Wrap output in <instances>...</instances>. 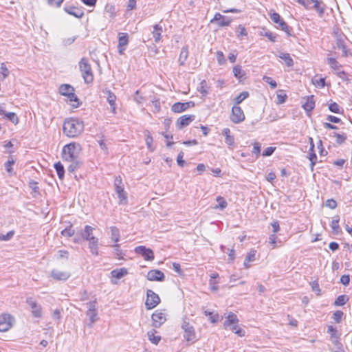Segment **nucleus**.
<instances>
[{"label": "nucleus", "instance_id": "nucleus-1", "mask_svg": "<svg viewBox=\"0 0 352 352\" xmlns=\"http://www.w3.org/2000/svg\"><path fill=\"white\" fill-rule=\"evenodd\" d=\"M63 133L69 138H76L84 131V123L78 118H70L65 120L63 125Z\"/></svg>", "mask_w": 352, "mask_h": 352}, {"label": "nucleus", "instance_id": "nucleus-2", "mask_svg": "<svg viewBox=\"0 0 352 352\" xmlns=\"http://www.w3.org/2000/svg\"><path fill=\"white\" fill-rule=\"evenodd\" d=\"M82 147L79 143L71 142L63 148L62 155L65 161H72L78 159Z\"/></svg>", "mask_w": 352, "mask_h": 352}, {"label": "nucleus", "instance_id": "nucleus-3", "mask_svg": "<svg viewBox=\"0 0 352 352\" xmlns=\"http://www.w3.org/2000/svg\"><path fill=\"white\" fill-rule=\"evenodd\" d=\"M79 68L82 78L86 83H90L94 80L91 67L87 58H82L79 62Z\"/></svg>", "mask_w": 352, "mask_h": 352}, {"label": "nucleus", "instance_id": "nucleus-4", "mask_svg": "<svg viewBox=\"0 0 352 352\" xmlns=\"http://www.w3.org/2000/svg\"><path fill=\"white\" fill-rule=\"evenodd\" d=\"M335 36L337 48L342 50L343 56L348 57L351 53L346 45V36L341 32H335Z\"/></svg>", "mask_w": 352, "mask_h": 352}, {"label": "nucleus", "instance_id": "nucleus-5", "mask_svg": "<svg viewBox=\"0 0 352 352\" xmlns=\"http://www.w3.org/2000/svg\"><path fill=\"white\" fill-rule=\"evenodd\" d=\"M182 328L184 331V338L188 342L194 343L196 341V334L194 327L188 322L184 320Z\"/></svg>", "mask_w": 352, "mask_h": 352}, {"label": "nucleus", "instance_id": "nucleus-6", "mask_svg": "<svg viewBox=\"0 0 352 352\" xmlns=\"http://www.w3.org/2000/svg\"><path fill=\"white\" fill-rule=\"evenodd\" d=\"M14 318L9 314H3L0 315V331L6 332L13 326Z\"/></svg>", "mask_w": 352, "mask_h": 352}, {"label": "nucleus", "instance_id": "nucleus-7", "mask_svg": "<svg viewBox=\"0 0 352 352\" xmlns=\"http://www.w3.org/2000/svg\"><path fill=\"white\" fill-rule=\"evenodd\" d=\"M270 19L274 23L278 24L280 29L284 31L287 34V36L292 35L291 28H289L286 22L281 19L278 13L274 12L270 14Z\"/></svg>", "mask_w": 352, "mask_h": 352}, {"label": "nucleus", "instance_id": "nucleus-8", "mask_svg": "<svg viewBox=\"0 0 352 352\" xmlns=\"http://www.w3.org/2000/svg\"><path fill=\"white\" fill-rule=\"evenodd\" d=\"M147 298L145 305L147 309L155 308L160 302V298L159 296L151 289H148L146 292Z\"/></svg>", "mask_w": 352, "mask_h": 352}, {"label": "nucleus", "instance_id": "nucleus-9", "mask_svg": "<svg viewBox=\"0 0 352 352\" xmlns=\"http://www.w3.org/2000/svg\"><path fill=\"white\" fill-rule=\"evenodd\" d=\"M231 22L232 19L230 18L222 15L219 12H217L210 20L211 23H215L220 28L229 26Z\"/></svg>", "mask_w": 352, "mask_h": 352}, {"label": "nucleus", "instance_id": "nucleus-10", "mask_svg": "<svg viewBox=\"0 0 352 352\" xmlns=\"http://www.w3.org/2000/svg\"><path fill=\"white\" fill-rule=\"evenodd\" d=\"M153 326L159 328L166 321V314L162 310H156L151 316Z\"/></svg>", "mask_w": 352, "mask_h": 352}, {"label": "nucleus", "instance_id": "nucleus-11", "mask_svg": "<svg viewBox=\"0 0 352 352\" xmlns=\"http://www.w3.org/2000/svg\"><path fill=\"white\" fill-rule=\"evenodd\" d=\"M230 120L235 124H239L245 120V115L241 108L237 105H234L232 109Z\"/></svg>", "mask_w": 352, "mask_h": 352}, {"label": "nucleus", "instance_id": "nucleus-12", "mask_svg": "<svg viewBox=\"0 0 352 352\" xmlns=\"http://www.w3.org/2000/svg\"><path fill=\"white\" fill-rule=\"evenodd\" d=\"M135 252L140 254L146 261H153L154 259V253L150 248L140 245L135 248Z\"/></svg>", "mask_w": 352, "mask_h": 352}, {"label": "nucleus", "instance_id": "nucleus-13", "mask_svg": "<svg viewBox=\"0 0 352 352\" xmlns=\"http://www.w3.org/2000/svg\"><path fill=\"white\" fill-rule=\"evenodd\" d=\"M311 3L314 4L311 9H314L319 17H323L327 8L326 4L322 0H309V6H310Z\"/></svg>", "mask_w": 352, "mask_h": 352}, {"label": "nucleus", "instance_id": "nucleus-14", "mask_svg": "<svg viewBox=\"0 0 352 352\" xmlns=\"http://www.w3.org/2000/svg\"><path fill=\"white\" fill-rule=\"evenodd\" d=\"M195 106V102L192 101L186 102H175L171 107V110L174 113H182L190 107H192Z\"/></svg>", "mask_w": 352, "mask_h": 352}, {"label": "nucleus", "instance_id": "nucleus-15", "mask_svg": "<svg viewBox=\"0 0 352 352\" xmlns=\"http://www.w3.org/2000/svg\"><path fill=\"white\" fill-rule=\"evenodd\" d=\"M195 119V115H184L177 119L176 126L177 129H181L188 126Z\"/></svg>", "mask_w": 352, "mask_h": 352}, {"label": "nucleus", "instance_id": "nucleus-16", "mask_svg": "<svg viewBox=\"0 0 352 352\" xmlns=\"http://www.w3.org/2000/svg\"><path fill=\"white\" fill-rule=\"evenodd\" d=\"M26 303L31 307L33 316L40 318L41 316V307L32 297L26 299Z\"/></svg>", "mask_w": 352, "mask_h": 352}, {"label": "nucleus", "instance_id": "nucleus-17", "mask_svg": "<svg viewBox=\"0 0 352 352\" xmlns=\"http://www.w3.org/2000/svg\"><path fill=\"white\" fill-rule=\"evenodd\" d=\"M129 43V35L127 33L121 32L118 34V52L120 54H123L126 50V46Z\"/></svg>", "mask_w": 352, "mask_h": 352}, {"label": "nucleus", "instance_id": "nucleus-18", "mask_svg": "<svg viewBox=\"0 0 352 352\" xmlns=\"http://www.w3.org/2000/svg\"><path fill=\"white\" fill-rule=\"evenodd\" d=\"M103 94L106 95L107 100L111 108V112L113 114L116 113V95L109 89H105L102 91Z\"/></svg>", "mask_w": 352, "mask_h": 352}, {"label": "nucleus", "instance_id": "nucleus-19", "mask_svg": "<svg viewBox=\"0 0 352 352\" xmlns=\"http://www.w3.org/2000/svg\"><path fill=\"white\" fill-rule=\"evenodd\" d=\"M164 278V273L159 270H151L147 274V279L151 281H163Z\"/></svg>", "mask_w": 352, "mask_h": 352}, {"label": "nucleus", "instance_id": "nucleus-20", "mask_svg": "<svg viewBox=\"0 0 352 352\" xmlns=\"http://www.w3.org/2000/svg\"><path fill=\"white\" fill-rule=\"evenodd\" d=\"M64 10L69 14L80 19L84 15V12L81 8L73 6H65Z\"/></svg>", "mask_w": 352, "mask_h": 352}, {"label": "nucleus", "instance_id": "nucleus-21", "mask_svg": "<svg viewBox=\"0 0 352 352\" xmlns=\"http://www.w3.org/2000/svg\"><path fill=\"white\" fill-rule=\"evenodd\" d=\"M51 276L56 280L65 281L70 277V274L68 272L54 269L51 272Z\"/></svg>", "mask_w": 352, "mask_h": 352}, {"label": "nucleus", "instance_id": "nucleus-22", "mask_svg": "<svg viewBox=\"0 0 352 352\" xmlns=\"http://www.w3.org/2000/svg\"><path fill=\"white\" fill-rule=\"evenodd\" d=\"M0 115L3 116L13 124H17L19 122V118L15 113L9 112L7 113L5 110V104H1L0 105Z\"/></svg>", "mask_w": 352, "mask_h": 352}, {"label": "nucleus", "instance_id": "nucleus-23", "mask_svg": "<svg viewBox=\"0 0 352 352\" xmlns=\"http://www.w3.org/2000/svg\"><path fill=\"white\" fill-rule=\"evenodd\" d=\"M230 133V130L228 128H225L222 131V135L225 136L226 143L230 148L232 149L234 146V138Z\"/></svg>", "mask_w": 352, "mask_h": 352}, {"label": "nucleus", "instance_id": "nucleus-24", "mask_svg": "<svg viewBox=\"0 0 352 352\" xmlns=\"http://www.w3.org/2000/svg\"><path fill=\"white\" fill-rule=\"evenodd\" d=\"M89 241V248L92 254L95 256L98 255V239L95 236H91V240Z\"/></svg>", "mask_w": 352, "mask_h": 352}, {"label": "nucleus", "instance_id": "nucleus-25", "mask_svg": "<svg viewBox=\"0 0 352 352\" xmlns=\"http://www.w3.org/2000/svg\"><path fill=\"white\" fill-rule=\"evenodd\" d=\"M93 230L94 228H92L91 226L88 225L85 226L84 230L80 232L81 238L86 241L91 240V236H94Z\"/></svg>", "mask_w": 352, "mask_h": 352}, {"label": "nucleus", "instance_id": "nucleus-26", "mask_svg": "<svg viewBox=\"0 0 352 352\" xmlns=\"http://www.w3.org/2000/svg\"><path fill=\"white\" fill-rule=\"evenodd\" d=\"M238 322L239 320L236 315L232 312H230L226 317V320L223 322V326L225 328H227L233 324L238 323Z\"/></svg>", "mask_w": 352, "mask_h": 352}, {"label": "nucleus", "instance_id": "nucleus-27", "mask_svg": "<svg viewBox=\"0 0 352 352\" xmlns=\"http://www.w3.org/2000/svg\"><path fill=\"white\" fill-rule=\"evenodd\" d=\"M339 221H340L339 216H335L331 222L330 226L332 229V232L334 234H338L341 232V229L339 226Z\"/></svg>", "mask_w": 352, "mask_h": 352}, {"label": "nucleus", "instance_id": "nucleus-28", "mask_svg": "<svg viewBox=\"0 0 352 352\" xmlns=\"http://www.w3.org/2000/svg\"><path fill=\"white\" fill-rule=\"evenodd\" d=\"M162 27L160 24L153 26V36L155 43H159L161 39Z\"/></svg>", "mask_w": 352, "mask_h": 352}, {"label": "nucleus", "instance_id": "nucleus-29", "mask_svg": "<svg viewBox=\"0 0 352 352\" xmlns=\"http://www.w3.org/2000/svg\"><path fill=\"white\" fill-rule=\"evenodd\" d=\"M302 107L307 112H310L314 109L315 102L313 96L307 98L306 102L302 104Z\"/></svg>", "mask_w": 352, "mask_h": 352}, {"label": "nucleus", "instance_id": "nucleus-30", "mask_svg": "<svg viewBox=\"0 0 352 352\" xmlns=\"http://www.w3.org/2000/svg\"><path fill=\"white\" fill-rule=\"evenodd\" d=\"M127 270L124 267L113 270L111 272L112 277L118 279L124 277L127 274Z\"/></svg>", "mask_w": 352, "mask_h": 352}, {"label": "nucleus", "instance_id": "nucleus-31", "mask_svg": "<svg viewBox=\"0 0 352 352\" xmlns=\"http://www.w3.org/2000/svg\"><path fill=\"white\" fill-rule=\"evenodd\" d=\"M71 91H74V88L68 84H63L59 87V93L65 96H67Z\"/></svg>", "mask_w": 352, "mask_h": 352}, {"label": "nucleus", "instance_id": "nucleus-32", "mask_svg": "<svg viewBox=\"0 0 352 352\" xmlns=\"http://www.w3.org/2000/svg\"><path fill=\"white\" fill-rule=\"evenodd\" d=\"M278 56L283 60L287 67H292L294 65V60L288 53H280Z\"/></svg>", "mask_w": 352, "mask_h": 352}, {"label": "nucleus", "instance_id": "nucleus-33", "mask_svg": "<svg viewBox=\"0 0 352 352\" xmlns=\"http://www.w3.org/2000/svg\"><path fill=\"white\" fill-rule=\"evenodd\" d=\"M188 56V50L187 47H183L181 50L179 56V62L180 65H184Z\"/></svg>", "mask_w": 352, "mask_h": 352}, {"label": "nucleus", "instance_id": "nucleus-34", "mask_svg": "<svg viewBox=\"0 0 352 352\" xmlns=\"http://www.w3.org/2000/svg\"><path fill=\"white\" fill-rule=\"evenodd\" d=\"M233 74L235 78L239 80H242L244 78L245 72L242 69L241 66L236 65L233 67Z\"/></svg>", "mask_w": 352, "mask_h": 352}, {"label": "nucleus", "instance_id": "nucleus-35", "mask_svg": "<svg viewBox=\"0 0 352 352\" xmlns=\"http://www.w3.org/2000/svg\"><path fill=\"white\" fill-rule=\"evenodd\" d=\"M54 167L60 179H63L65 175V168L60 162L54 164Z\"/></svg>", "mask_w": 352, "mask_h": 352}, {"label": "nucleus", "instance_id": "nucleus-36", "mask_svg": "<svg viewBox=\"0 0 352 352\" xmlns=\"http://www.w3.org/2000/svg\"><path fill=\"white\" fill-rule=\"evenodd\" d=\"M259 34L261 36L267 37L272 42L276 41V34L272 33V32L267 30L265 28H263V30L260 32Z\"/></svg>", "mask_w": 352, "mask_h": 352}, {"label": "nucleus", "instance_id": "nucleus-37", "mask_svg": "<svg viewBox=\"0 0 352 352\" xmlns=\"http://www.w3.org/2000/svg\"><path fill=\"white\" fill-rule=\"evenodd\" d=\"M156 333V331L155 329H153L151 331H149L147 333L148 340L154 344H157L161 340V337L159 336H155V333Z\"/></svg>", "mask_w": 352, "mask_h": 352}, {"label": "nucleus", "instance_id": "nucleus-38", "mask_svg": "<svg viewBox=\"0 0 352 352\" xmlns=\"http://www.w3.org/2000/svg\"><path fill=\"white\" fill-rule=\"evenodd\" d=\"M115 190L120 201H126L127 199L126 193L124 192L123 186H116V188H115Z\"/></svg>", "mask_w": 352, "mask_h": 352}, {"label": "nucleus", "instance_id": "nucleus-39", "mask_svg": "<svg viewBox=\"0 0 352 352\" xmlns=\"http://www.w3.org/2000/svg\"><path fill=\"white\" fill-rule=\"evenodd\" d=\"M72 163L67 167V170L69 173H74L81 165V162L78 160V159L70 161Z\"/></svg>", "mask_w": 352, "mask_h": 352}, {"label": "nucleus", "instance_id": "nucleus-40", "mask_svg": "<svg viewBox=\"0 0 352 352\" xmlns=\"http://www.w3.org/2000/svg\"><path fill=\"white\" fill-rule=\"evenodd\" d=\"M111 240L116 243L120 241V231L119 229L115 226L111 227Z\"/></svg>", "mask_w": 352, "mask_h": 352}, {"label": "nucleus", "instance_id": "nucleus-41", "mask_svg": "<svg viewBox=\"0 0 352 352\" xmlns=\"http://www.w3.org/2000/svg\"><path fill=\"white\" fill-rule=\"evenodd\" d=\"M87 316L89 318L90 322L89 324V327H92L93 324L98 320V312L97 311H87L86 313Z\"/></svg>", "mask_w": 352, "mask_h": 352}, {"label": "nucleus", "instance_id": "nucleus-42", "mask_svg": "<svg viewBox=\"0 0 352 352\" xmlns=\"http://www.w3.org/2000/svg\"><path fill=\"white\" fill-rule=\"evenodd\" d=\"M216 200L219 203V204L214 206V208H220L221 210H223L227 207L228 203L223 197L218 196Z\"/></svg>", "mask_w": 352, "mask_h": 352}, {"label": "nucleus", "instance_id": "nucleus-43", "mask_svg": "<svg viewBox=\"0 0 352 352\" xmlns=\"http://www.w3.org/2000/svg\"><path fill=\"white\" fill-rule=\"evenodd\" d=\"M329 109L330 111L335 113H343V110L335 102H333L329 104Z\"/></svg>", "mask_w": 352, "mask_h": 352}, {"label": "nucleus", "instance_id": "nucleus-44", "mask_svg": "<svg viewBox=\"0 0 352 352\" xmlns=\"http://www.w3.org/2000/svg\"><path fill=\"white\" fill-rule=\"evenodd\" d=\"M198 91L203 95L206 96L208 94V87L206 80H202L198 87Z\"/></svg>", "mask_w": 352, "mask_h": 352}, {"label": "nucleus", "instance_id": "nucleus-45", "mask_svg": "<svg viewBox=\"0 0 352 352\" xmlns=\"http://www.w3.org/2000/svg\"><path fill=\"white\" fill-rule=\"evenodd\" d=\"M249 96V93L248 91L241 92L237 97L235 98L234 102L235 105H239L245 99H246Z\"/></svg>", "mask_w": 352, "mask_h": 352}, {"label": "nucleus", "instance_id": "nucleus-46", "mask_svg": "<svg viewBox=\"0 0 352 352\" xmlns=\"http://www.w3.org/2000/svg\"><path fill=\"white\" fill-rule=\"evenodd\" d=\"M347 301V298L345 295L339 296L335 300L334 305L336 306H342L346 304Z\"/></svg>", "mask_w": 352, "mask_h": 352}, {"label": "nucleus", "instance_id": "nucleus-47", "mask_svg": "<svg viewBox=\"0 0 352 352\" xmlns=\"http://www.w3.org/2000/svg\"><path fill=\"white\" fill-rule=\"evenodd\" d=\"M263 80L265 82L269 84L272 89H275L277 87L276 82L270 76H264Z\"/></svg>", "mask_w": 352, "mask_h": 352}, {"label": "nucleus", "instance_id": "nucleus-48", "mask_svg": "<svg viewBox=\"0 0 352 352\" xmlns=\"http://www.w3.org/2000/svg\"><path fill=\"white\" fill-rule=\"evenodd\" d=\"M344 313L342 311L337 310L333 314L332 318L336 323H340L342 320Z\"/></svg>", "mask_w": 352, "mask_h": 352}, {"label": "nucleus", "instance_id": "nucleus-49", "mask_svg": "<svg viewBox=\"0 0 352 352\" xmlns=\"http://www.w3.org/2000/svg\"><path fill=\"white\" fill-rule=\"evenodd\" d=\"M61 234L66 237H70L74 234V230H72V226H69L61 231Z\"/></svg>", "mask_w": 352, "mask_h": 352}, {"label": "nucleus", "instance_id": "nucleus-50", "mask_svg": "<svg viewBox=\"0 0 352 352\" xmlns=\"http://www.w3.org/2000/svg\"><path fill=\"white\" fill-rule=\"evenodd\" d=\"M327 61H328V64L333 69H334V70L338 69L340 65H339V63L336 60V58H329Z\"/></svg>", "mask_w": 352, "mask_h": 352}, {"label": "nucleus", "instance_id": "nucleus-51", "mask_svg": "<svg viewBox=\"0 0 352 352\" xmlns=\"http://www.w3.org/2000/svg\"><path fill=\"white\" fill-rule=\"evenodd\" d=\"M14 162H15L14 160L12 157H10V159H9L8 160V162H6L5 163L6 170L10 174H11L12 173V166L14 164Z\"/></svg>", "mask_w": 352, "mask_h": 352}, {"label": "nucleus", "instance_id": "nucleus-52", "mask_svg": "<svg viewBox=\"0 0 352 352\" xmlns=\"http://www.w3.org/2000/svg\"><path fill=\"white\" fill-rule=\"evenodd\" d=\"M312 82L315 86L319 87L320 88H323L326 85L324 78H320L319 79H313Z\"/></svg>", "mask_w": 352, "mask_h": 352}, {"label": "nucleus", "instance_id": "nucleus-53", "mask_svg": "<svg viewBox=\"0 0 352 352\" xmlns=\"http://www.w3.org/2000/svg\"><path fill=\"white\" fill-rule=\"evenodd\" d=\"M14 231H9L6 234H0V241H8L10 240L14 236Z\"/></svg>", "mask_w": 352, "mask_h": 352}, {"label": "nucleus", "instance_id": "nucleus-54", "mask_svg": "<svg viewBox=\"0 0 352 352\" xmlns=\"http://www.w3.org/2000/svg\"><path fill=\"white\" fill-rule=\"evenodd\" d=\"M261 145L259 142H254L253 144L252 153L256 155V158L260 155Z\"/></svg>", "mask_w": 352, "mask_h": 352}, {"label": "nucleus", "instance_id": "nucleus-55", "mask_svg": "<svg viewBox=\"0 0 352 352\" xmlns=\"http://www.w3.org/2000/svg\"><path fill=\"white\" fill-rule=\"evenodd\" d=\"M0 69H1V76H2L3 79H5L9 75V73H10L9 70L7 68V67L4 63H1Z\"/></svg>", "mask_w": 352, "mask_h": 352}, {"label": "nucleus", "instance_id": "nucleus-56", "mask_svg": "<svg viewBox=\"0 0 352 352\" xmlns=\"http://www.w3.org/2000/svg\"><path fill=\"white\" fill-rule=\"evenodd\" d=\"M309 159L311 162V170H313L314 168V166L316 165V161H317V156H316V154L314 153V151H309Z\"/></svg>", "mask_w": 352, "mask_h": 352}, {"label": "nucleus", "instance_id": "nucleus-57", "mask_svg": "<svg viewBox=\"0 0 352 352\" xmlns=\"http://www.w3.org/2000/svg\"><path fill=\"white\" fill-rule=\"evenodd\" d=\"M256 251L254 250H250L248 254L246 255L245 259H246L247 261H249V262H252L254 261H255V258H256Z\"/></svg>", "mask_w": 352, "mask_h": 352}, {"label": "nucleus", "instance_id": "nucleus-58", "mask_svg": "<svg viewBox=\"0 0 352 352\" xmlns=\"http://www.w3.org/2000/svg\"><path fill=\"white\" fill-rule=\"evenodd\" d=\"M336 143L338 144H343L346 140V135L344 133H338L336 135Z\"/></svg>", "mask_w": 352, "mask_h": 352}, {"label": "nucleus", "instance_id": "nucleus-59", "mask_svg": "<svg viewBox=\"0 0 352 352\" xmlns=\"http://www.w3.org/2000/svg\"><path fill=\"white\" fill-rule=\"evenodd\" d=\"M278 237L275 234H272L269 236V243L272 245V249L276 247Z\"/></svg>", "mask_w": 352, "mask_h": 352}, {"label": "nucleus", "instance_id": "nucleus-60", "mask_svg": "<svg viewBox=\"0 0 352 352\" xmlns=\"http://www.w3.org/2000/svg\"><path fill=\"white\" fill-rule=\"evenodd\" d=\"M113 247V248H114V252H115V254L116 255V256L118 257V259L122 258L123 253H122V250L120 249V245H118V244H115Z\"/></svg>", "mask_w": 352, "mask_h": 352}, {"label": "nucleus", "instance_id": "nucleus-61", "mask_svg": "<svg viewBox=\"0 0 352 352\" xmlns=\"http://www.w3.org/2000/svg\"><path fill=\"white\" fill-rule=\"evenodd\" d=\"M153 142V137L150 134L147 135V136L146 138V144L148 148L151 151H153L154 150V148L152 146Z\"/></svg>", "mask_w": 352, "mask_h": 352}, {"label": "nucleus", "instance_id": "nucleus-62", "mask_svg": "<svg viewBox=\"0 0 352 352\" xmlns=\"http://www.w3.org/2000/svg\"><path fill=\"white\" fill-rule=\"evenodd\" d=\"M275 150H276V147H272V146L267 147L263 151L262 155L264 157L271 156Z\"/></svg>", "mask_w": 352, "mask_h": 352}, {"label": "nucleus", "instance_id": "nucleus-63", "mask_svg": "<svg viewBox=\"0 0 352 352\" xmlns=\"http://www.w3.org/2000/svg\"><path fill=\"white\" fill-rule=\"evenodd\" d=\"M217 58L219 65H223L226 63V59L222 52H217Z\"/></svg>", "mask_w": 352, "mask_h": 352}, {"label": "nucleus", "instance_id": "nucleus-64", "mask_svg": "<svg viewBox=\"0 0 352 352\" xmlns=\"http://www.w3.org/2000/svg\"><path fill=\"white\" fill-rule=\"evenodd\" d=\"M325 206L331 209H334L337 206V202L332 199H327L326 201Z\"/></svg>", "mask_w": 352, "mask_h": 352}]
</instances>
